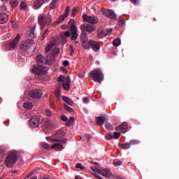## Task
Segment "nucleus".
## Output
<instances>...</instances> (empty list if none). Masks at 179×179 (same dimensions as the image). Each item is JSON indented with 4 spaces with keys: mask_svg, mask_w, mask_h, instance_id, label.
<instances>
[{
    "mask_svg": "<svg viewBox=\"0 0 179 179\" xmlns=\"http://www.w3.org/2000/svg\"><path fill=\"white\" fill-rule=\"evenodd\" d=\"M41 145L43 149L45 150H50L51 148V147L46 143H41Z\"/></svg>",
    "mask_w": 179,
    "mask_h": 179,
    "instance_id": "nucleus-38",
    "label": "nucleus"
},
{
    "mask_svg": "<svg viewBox=\"0 0 179 179\" xmlns=\"http://www.w3.org/2000/svg\"><path fill=\"white\" fill-rule=\"evenodd\" d=\"M69 24H70V29H71L73 27H74V29H77V27L75 25L74 20H70Z\"/></svg>",
    "mask_w": 179,
    "mask_h": 179,
    "instance_id": "nucleus-40",
    "label": "nucleus"
},
{
    "mask_svg": "<svg viewBox=\"0 0 179 179\" xmlns=\"http://www.w3.org/2000/svg\"><path fill=\"white\" fill-rule=\"evenodd\" d=\"M105 138H106V140H112L113 139V136L111 134H106V136H105Z\"/></svg>",
    "mask_w": 179,
    "mask_h": 179,
    "instance_id": "nucleus-51",
    "label": "nucleus"
},
{
    "mask_svg": "<svg viewBox=\"0 0 179 179\" xmlns=\"http://www.w3.org/2000/svg\"><path fill=\"white\" fill-rule=\"evenodd\" d=\"M35 44L33 40L23 41L20 45V49L22 52H27L29 49L31 48L32 45Z\"/></svg>",
    "mask_w": 179,
    "mask_h": 179,
    "instance_id": "nucleus-5",
    "label": "nucleus"
},
{
    "mask_svg": "<svg viewBox=\"0 0 179 179\" xmlns=\"http://www.w3.org/2000/svg\"><path fill=\"white\" fill-rule=\"evenodd\" d=\"M86 138L88 140V141H90L92 137L90 136V135H87Z\"/></svg>",
    "mask_w": 179,
    "mask_h": 179,
    "instance_id": "nucleus-64",
    "label": "nucleus"
},
{
    "mask_svg": "<svg viewBox=\"0 0 179 179\" xmlns=\"http://www.w3.org/2000/svg\"><path fill=\"white\" fill-rule=\"evenodd\" d=\"M71 83V78L68 76L66 82L63 84V87L65 90L68 91L70 89V85Z\"/></svg>",
    "mask_w": 179,
    "mask_h": 179,
    "instance_id": "nucleus-21",
    "label": "nucleus"
},
{
    "mask_svg": "<svg viewBox=\"0 0 179 179\" xmlns=\"http://www.w3.org/2000/svg\"><path fill=\"white\" fill-rule=\"evenodd\" d=\"M91 170H92V171L100 174L101 169H98L96 166H91Z\"/></svg>",
    "mask_w": 179,
    "mask_h": 179,
    "instance_id": "nucleus-39",
    "label": "nucleus"
},
{
    "mask_svg": "<svg viewBox=\"0 0 179 179\" xmlns=\"http://www.w3.org/2000/svg\"><path fill=\"white\" fill-rule=\"evenodd\" d=\"M113 166L115 167H118L122 165V162L120 160H114L113 162Z\"/></svg>",
    "mask_w": 179,
    "mask_h": 179,
    "instance_id": "nucleus-33",
    "label": "nucleus"
},
{
    "mask_svg": "<svg viewBox=\"0 0 179 179\" xmlns=\"http://www.w3.org/2000/svg\"><path fill=\"white\" fill-rule=\"evenodd\" d=\"M51 149H54L57 151H62L63 150V145L60 143H55L52 147Z\"/></svg>",
    "mask_w": 179,
    "mask_h": 179,
    "instance_id": "nucleus-24",
    "label": "nucleus"
},
{
    "mask_svg": "<svg viewBox=\"0 0 179 179\" xmlns=\"http://www.w3.org/2000/svg\"><path fill=\"white\" fill-rule=\"evenodd\" d=\"M105 128H106V129H108L109 131H112V129H113V126L110 123L105 124Z\"/></svg>",
    "mask_w": 179,
    "mask_h": 179,
    "instance_id": "nucleus-47",
    "label": "nucleus"
},
{
    "mask_svg": "<svg viewBox=\"0 0 179 179\" xmlns=\"http://www.w3.org/2000/svg\"><path fill=\"white\" fill-rule=\"evenodd\" d=\"M95 121H96V125L99 127L100 125H103L105 121H106V117H96L95 119Z\"/></svg>",
    "mask_w": 179,
    "mask_h": 179,
    "instance_id": "nucleus-22",
    "label": "nucleus"
},
{
    "mask_svg": "<svg viewBox=\"0 0 179 179\" xmlns=\"http://www.w3.org/2000/svg\"><path fill=\"white\" fill-rule=\"evenodd\" d=\"M75 118L73 117H71L69 120H67L66 122V127H71L73 123Z\"/></svg>",
    "mask_w": 179,
    "mask_h": 179,
    "instance_id": "nucleus-29",
    "label": "nucleus"
},
{
    "mask_svg": "<svg viewBox=\"0 0 179 179\" xmlns=\"http://www.w3.org/2000/svg\"><path fill=\"white\" fill-rule=\"evenodd\" d=\"M9 19V16L5 13H0V24H3L8 22V20Z\"/></svg>",
    "mask_w": 179,
    "mask_h": 179,
    "instance_id": "nucleus-18",
    "label": "nucleus"
},
{
    "mask_svg": "<svg viewBox=\"0 0 179 179\" xmlns=\"http://www.w3.org/2000/svg\"><path fill=\"white\" fill-rule=\"evenodd\" d=\"M81 41L83 42V45L84 48L86 50L89 49V45H88V38L87 37V34L86 32H84V31H82V34L80 36Z\"/></svg>",
    "mask_w": 179,
    "mask_h": 179,
    "instance_id": "nucleus-10",
    "label": "nucleus"
},
{
    "mask_svg": "<svg viewBox=\"0 0 179 179\" xmlns=\"http://www.w3.org/2000/svg\"><path fill=\"white\" fill-rule=\"evenodd\" d=\"M34 172L31 171L26 177L25 178H29L32 175H33Z\"/></svg>",
    "mask_w": 179,
    "mask_h": 179,
    "instance_id": "nucleus-61",
    "label": "nucleus"
},
{
    "mask_svg": "<svg viewBox=\"0 0 179 179\" xmlns=\"http://www.w3.org/2000/svg\"><path fill=\"white\" fill-rule=\"evenodd\" d=\"M90 78H92L94 81L99 83H101L104 79L103 73L99 69H95L91 71V73H90Z\"/></svg>",
    "mask_w": 179,
    "mask_h": 179,
    "instance_id": "nucleus-2",
    "label": "nucleus"
},
{
    "mask_svg": "<svg viewBox=\"0 0 179 179\" xmlns=\"http://www.w3.org/2000/svg\"><path fill=\"white\" fill-rule=\"evenodd\" d=\"M73 53H74L73 47L71 46V54H70V55H71V56H73Z\"/></svg>",
    "mask_w": 179,
    "mask_h": 179,
    "instance_id": "nucleus-62",
    "label": "nucleus"
},
{
    "mask_svg": "<svg viewBox=\"0 0 179 179\" xmlns=\"http://www.w3.org/2000/svg\"><path fill=\"white\" fill-rule=\"evenodd\" d=\"M62 99L66 102L68 104L72 106L73 104V101L72 99H71L70 98L67 97V96H62Z\"/></svg>",
    "mask_w": 179,
    "mask_h": 179,
    "instance_id": "nucleus-28",
    "label": "nucleus"
},
{
    "mask_svg": "<svg viewBox=\"0 0 179 179\" xmlns=\"http://www.w3.org/2000/svg\"><path fill=\"white\" fill-rule=\"evenodd\" d=\"M64 106L65 109H66L69 113H73V110L71 107H69L66 104H64Z\"/></svg>",
    "mask_w": 179,
    "mask_h": 179,
    "instance_id": "nucleus-49",
    "label": "nucleus"
},
{
    "mask_svg": "<svg viewBox=\"0 0 179 179\" xmlns=\"http://www.w3.org/2000/svg\"><path fill=\"white\" fill-rule=\"evenodd\" d=\"M59 52H60L59 49L57 48H53L51 54H53L54 56H55V55H58Z\"/></svg>",
    "mask_w": 179,
    "mask_h": 179,
    "instance_id": "nucleus-42",
    "label": "nucleus"
},
{
    "mask_svg": "<svg viewBox=\"0 0 179 179\" xmlns=\"http://www.w3.org/2000/svg\"><path fill=\"white\" fill-rule=\"evenodd\" d=\"M83 20L85 22H88L91 24H96L98 22V18L96 16H90L87 14L83 15Z\"/></svg>",
    "mask_w": 179,
    "mask_h": 179,
    "instance_id": "nucleus-7",
    "label": "nucleus"
},
{
    "mask_svg": "<svg viewBox=\"0 0 179 179\" xmlns=\"http://www.w3.org/2000/svg\"><path fill=\"white\" fill-rule=\"evenodd\" d=\"M23 107L27 110H29L33 108V104L30 102H25L23 104Z\"/></svg>",
    "mask_w": 179,
    "mask_h": 179,
    "instance_id": "nucleus-30",
    "label": "nucleus"
},
{
    "mask_svg": "<svg viewBox=\"0 0 179 179\" xmlns=\"http://www.w3.org/2000/svg\"><path fill=\"white\" fill-rule=\"evenodd\" d=\"M88 45H89V49H90V47H91V49H92L94 52H98L100 50V45L99 43L93 40H90L88 41Z\"/></svg>",
    "mask_w": 179,
    "mask_h": 179,
    "instance_id": "nucleus-9",
    "label": "nucleus"
},
{
    "mask_svg": "<svg viewBox=\"0 0 179 179\" xmlns=\"http://www.w3.org/2000/svg\"><path fill=\"white\" fill-rule=\"evenodd\" d=\"M58 3V0H52V2L50 4V10H53L56 7V4Z\"/></svg>",
    "mask_w": 179,
    "mask_h": 179,
    "instance_id": "nucleus-32",
    "label": "nucleus"
},
{
    "mask_svg": "<svg viewBox=\"0 0 179 179\" xmlns=\"http://www.w3.org/2000/svg\"><path fill=\"white\" fill-rule=\"evenodd\" d=\"M64 136H65V133L64 132V131L62 129H59L57 131L56 134L55 136V139H51V137H46V139L48 141L50 140L56 143H66L67 139L63 138Z\"/></svg>",
    "mask_w": 179,
    "mask_h": 179,
    "instance_id": "nucleus-1",
    "label": "nucleus"
},
{
    "mask_svg": "<svg viewBox=\"0 0 179 179\" xmlns=\"http://www.w3.org/2000/svg\"><path fill=\"white\" fill-rule=\"evenodd\" d=\"M94 176H95V178L96 179H103L101 176H100L98 173H94Z\"/></svg>",
    "mask_w": 179,
    "mask_h": 179,
    "instance_id": "nucleus-58",
    "label": "nucleus"
},
{
    "mask_svg": "<svg viewBox=\"0 0 179 179\" xmlns=\"http://www.w3.org/2000/svg\"><path fill=\"white\" fill-rule=\"evenodd\" d=\"M69 13H70V6H66V10H65V13H64V15H66V17H68L69 15Z\"/></svg>",
    "mask_w": 179,
    "mask_h": 179,
    "instance_id": "nucleus-46",
    "label": "nucleus"
},
{
    "mask_svg": "<svg viewBox=\"0 0 179 179\" xmlns=\"http://www.w3.org/2000/svg\"><path fill=\"white\" fill-rule=\"evenodd\" d=\"M120 136H121L120 133L115 131V132H113V138L117 140L120 138Z\"/></svg>",
    "mask_w": 179,
    "mask_h": 179,
    "instance_id": "nucleus-41",
    "label": "nucleus"
},
{
    "mask_svg": "<svg viewBox=\"0 0 179 179\" xmlns=\"http://www.w3.org/2000/svg\"><path fill=\"white\" fill-rule=\"evenodd\" d=\"M52 22V18L50 15H39L38 23L41 27H44L45 24H49Z\"/></svg>",
    "mask_w": 179,
    "mask_h": 179,
    "instance_id": "nucleus-4",
    "label": "nucleus"
},
{
    "mask_svg": "<svg viewBox=\"0 0 179 179\" xmlns=\"http://www.w3.org/2000/svg\"><path fill=\"white\" fill-rule=\"evenodd\" d=\"M63 34L66 38H69L71 36V32H69V31H66L65 32H63Z\"/></svg>",
    "mask_w": 179,
    "mask_h": 179,
    "instance_id": "nucleus-55",
    "label": "nucleus"
},
{
    "mask_svg": "<svg viewBox=\"0 0 179 179\" xmlns=\"http://www.w3.org/2000/svg\"><path fill=\"white\" fill-rule=\"evenodd\" d=\"M44 127H45V128H47V129H52V128H53V124H52L50 120H46L44 122Z\"/></svg>",
    "mask_w": 179,
    "mask_h": 179,
    "instance_id": "nucleus-27",
    "label": "nucleus"
},
{
    "mask_svg": "<svg viewBox=\"0 0 179 179\" xmlns=\"http://www.w3.org/2000/svg\"><path fill=\"white\" fill-rule=\"evenodd\" d=\"M45 114L48 115V117H51V115H52V113H51L50 110H48V109L46 110Z\"/></svg>",
    "mask_w": 179,
    "mask_h": 179,
    "instance_id": "nucleus-57",
    "label": "nucleus"
},
{
    "mask_svg": "<svg viewBox=\"0 0 179 179\" xmlns=\"http://www.w3.org/2000/svg\"><path fill=\"white\" fill-rule=\"evenodd\" d=\"M83 101H84V103H89L90 99L87 97H85V98H83Z\"/></svg>",
    "mask_w": 179,
    "mask_h": 179,
    "instance_id": "nucleus-60",
    "label": "nucleus"
},
{
    "mask_svg": "<svg viewBox=\"0 0 179 179\" xmlns=\"http://www.w3.org/2000/svg\"><path fill=\"white\" fill-rule=\"evenodd\" d=\"M17 159V152H11L7 156L6 159V165L8 168H12L13 165L16 163V161Z\"/></svg>",
    "mask_w": 179,
    "mask_h": 179,
    "instance_id": "nucleus-3",
    "label": "nucleus"
},
{
    "mask_svg": "<svg viewBox=\"0 0 179 179\" xmlns=\"http://www.w3.org/2000/svg\"><path fill=\"white\" fill-rule=\"evenodd\" d=\"M55 57L53 54L48 55L46 59L47 64L52 65L55 62Z\"/></svg>",
    "mask_w": 179,
    "mask_h": 179,
    "instance_id": "nucleus-20",
    "label": "nucleus"
},
{
    "mask_svg": "<svg viewBox=\"0 0 179 179\" xmlns=\"http://www.w3.org/2000/svg\"><path fill=\"white\" fill-rule=\"evenodd\" d=\"M80 29L82 31H87L89 33H92L95 31V27L94 25H91L90 24H87V25H81Z\"/></svg>",
    "mask_w": 179,
    "mask_h": 179,
    "instance_id": "nucleus-14",
    "label": "nucleus"
},
{
    "mask_svg": "<svg viewBox=\"0 0 179 179\" xmlns=\"http://www.w3.org/2000/svg\"><path fill=\"white\" fill-rule=\"evenodd\" d=\"M19 4L18 0H11L10 1V5L11 6V8H15Z\"/></svg>",
    "mask_w": 179,
    "mask_h": 179,
    "instance_id": "nucleus-31",
    "label": "nucleus"
},
{
    "mask_svg": "<svg viewBox=\"0 0 179 179\" xmlns=\"http://www.w3.org/2000/svg\"><path fill=\"white\" fill-rule=\"evenodd\" d=\"M119 22L122 24H125V20L124 18H123L122 16H120L119 18Z\"/></svg>",
    "mask_w": 179,
    "mask_h": 179,
    "instance_id": "nucleus-52",
    "label": "nucleus"
},
{
    "mask_svg": "<svg viewBox=\"0 0 179 179\" xmlns=\"http://www.w3.org/2000/svg\"><path fill=\"white\" fill-rule=\"evenodd\" d=\"M120 148L122 150H129L131 148V144L130 143H122L120 144Z\"/></svg>",
    "mask_w": 179,
    "mask_h": 179,
    "instance_id": "nucleus-26",
    "label": "nucleus"
},
{
    "mask_svg": "<svg viewBox=\"0 0 179 179\" xmlns=\"http://www.w3.org/2000/svg\"><path fill=\"white\" fill-rule=\"evenodd\" d=\"M106 36L104 32L103 31H98V38H103Z\"/></svg>",
    "mask_w": 179,
    "mask_h": 179,
    "instance_id": "nucleus-44",
    "label": "nucleus"
},
{
    "mask_svg": "<svg viewBox=\"0 0 179 179\" xmlns=\"http://www.w3.org/2000/svg\"><path fill=\"white\" fill-rule=\"evenodd\" d=\"M6 154V148L5 146L1 145L0 146V159H3V157H5V155Z\"/></svg>",
    "mask_w": 179,
    "mask_h": 179,
    "instance_id": "nucleus-25",
    "label": "nucleus"
},
{
    "mask_svg": "<svg viewBox=\"0 0 179 179\" xmlns=\"http://www.w3.org/2000/svg\"><path fill=\"white\" fill-rule=\"evenodd\" d=\"M63 65L64 66H68L69 65V62L67 61V60H65L64 62H63Z\"/></svg>",
    "mask_w": 179,
    "mask_h": 179,
    "instance_id": "nucleus-59",
    "label": "nucleus"
},
{
    "mask_svg": "<svg viewBox=\"0 0 179 179\" xmlns=\"http://www.w3.org/2000/svg\"><path fill=\"white\" fill-rule=\"evenodd\" d=\"M61 120L62 121H64V122H66V121H68V117L65 115H62Z\"/></svg>",
    "mask_w": 179,
    "mask_h": 179,
    "instance_id": "nucleus-54",
    "label": "nucleus"
},
{
    "mask_svg": "<svg viewBox=\"0 0 179 179\" xmlns=\"http://www.w3.org/2000/svg\"><path fill=\"white\" fill-rule=\"evenodd\" d=\"M48 29H45V31L43 32L41 40H44L45 38L48 36Z\"/></svg>",
    "mask_w": 179,
    "mask_h": 179,
    "instance_id": "nucleus-50",
    "label": "nucleus"
},
{
    "mask_svg": "<svg viewBox=\"0 0 179 179\" xmlns=\"http://www.w3.org/2000/svg\"><path fill=\"white\" fill-rule=\"evenodd\" d=\"M102 14L111 20H115L117 18L116 14L112 10L102 9Z\"/></svg>",
    "mask_w": 179,
    "mask_h": 179,
    "instance_id": "nucleus-8",
    "label": "nucleus"
},
{
    "mask_svg": "<svg viewBox=\"0 0 179 179\" xmlns=\"http://www.w3.org/2000/svg\"><path fill=\"white\" fill-rule=\"evenodd\" d=\"M44 3V0H36L34 2V8L35 10H38L41 7V6Z\"/></svg>",
    "mask_w": 179,
    "mask_h": 179,
    "instance_id": "nucleus-23",
    "label": "nucleus"
},
{
    "mask_svg": "<svg viewBox=\"0 0 179 179\" xmlns=\"http://www.w3.org/2000/svg\"><path fill=\"white\" fill-rule=\"evenodd\" d=\"M128 129V126L126 122H122L120 125L115 127V131L125 134Z\"/></svg>",
    "mask_w": 179,
    "mask_h": 179,
    "instance_id": "nucleus-12",
    "label": "nucleus"
},
{
    "mask_svg": "<svg viewBox=\"0 0 179 179\" xmlns=\"http://www.w3.org/2000/svg\"><path fill=\"white\" fill-rule=\"evenodd\" d=\"M27 8V6L26 2L25 1H22L20 3V10H26Z\"/></svg>",
    "mask_w": 179,
    "mask_h": 179,
    "instance_id": "nucleus-36",
    "label": "nucleus"
},
{
    "mask_svg": "<svg viewBox=\"0 0 179 179\" xmlns=\"http://www.w3.org/2000/svg\"><path fill=\"white\" fill-rule=\"evenodd\" d=\"M77 13V8L75 7L73 8L72 12H71V17H75Z\"/></svg>",
    "mask_w": 179,
    "mask_h": 179,
    "instance_id": "nucleus-45",
    "label": "nucleus"
},
{
    "mask_svg": "<svg viewBox=\"0 0 179 179\" xmlns=\"http://www.w3.org/2000/svg\"><path fill=\"white\" fill-rule=\"evenodd\" d=\"M43 122V117L41 116H36L29 120V124L31 128H38L40 124Z\"/></svg>",
    "mask_w": 179,
    "mask_h": 179,
    "instance_id": "nucleus-6",
    "label": "nucleus"
},
{
    "mask_svg": "<svg viewBox=\"0 0 179 179\" xmlns=\"http://www.w3.org/2000/svg\"><path fill=\"white\" fill-rule=\"evenodd\" d=\"M65 80V77L64 76H61L57 78V81L59 83H62Z\"/></svg>",
    "mask_w": 179,
    "mask_h": 179,
    "instance_id": "nucleus-53",
    "label": "nucleus"
},
{
    "mask_svg": "<svg viewBox=\"0 0 179 179\" xmlns=\"http://www.w3.org/2000/svg\"><path fill=\"white\" fill-rule=\"evenodd\" d=\"M20 38H21L20 35H17L16 38L10 43L9 44L10 49H15L17 47L18 42Z\"/></svg>",
    "mask_w": 179,
    "mask_h": 179,
    "instance_id": "nucleus-17",
    "label": "nucleus"
},
{
    "mask_svg": "<svg viewBox=\"0 0 179 179\" xmlns=\"http://www.w3.org/2000/svg\"><path fill=\"white\" fill-rule=\"evenodd\" d=\"M76 168L78 169H80V170H84L85 169V166H83L80 163H78L76 166Z\"/></svg>",
    "mask_w": 179,
    "mask_h": 179,
    "instance_id": "nucleus-48",
    "label": "nucleus"
},
{
    "mask_svg": "<svg viewBox=\"0 0 179 179\" xmlns=\"http://www.w3.org/2000/svg\"><path fill=\"white\" fill-rule=\"evenodd\" d=\"M45 66H38V67H34L32 69V72L38 76H42L45 74L44 72Z\"/></svg>",
    "mask_w": 179,
    "mask_h": 179,
    "instance_id": "nucleus-15",
    "label": "nucleus"
},
{
    "mask_svg": "<svg viewBox=\"0 0 179 179\" xmlns=\"http://www.w3.org/2000/svg\"><path fill=\"white\" fill-rule=\"evenodd\" d=\"M99 175L106 178H111L113 176L111 171L108 169H101V172L99 173Z\"/></svg>",
    "mask_w": 179,
    "mask_h": 179,
    "instance_id": "nucleus-16",
    "label": "nucleus"
},
{
    "mask_svg": "<svg viewBox=\"0 0 179 179\" xmlns=\"http://www.w3.org/2000/svg\"><path fill=\"white\" fill-rule=\"evenodd\" d=\"M55 95H56L57 97H59V96H60V95H61V86L57 87V88H56L55 90Z\"/></svg>",
    "mask_w": 179,
    "mask_h": 179,
    "instance_id": "nucleus-34",
    "label": "nucleus"
},
{
    "mask_svg": "<svg viewBox=\"0 0 179 179\" xmlns=\"http://www.w3.org/2000/svg\"><path fill=\"white\" fill-rule=\"evenodd\" d=\"M36 62L38 66H43L47 64V59L42 55H38L36 57Z\"/></svg>",
    "mask_w": 179,
    "mask_h": 179,
    "instance_id": "nucleus-13",
    "label": "nucleus"
},
{
    "mask_svg": "<svg viewBox=\"0 0 179 179\" xmlns=\"http://www.w3.org/2000/svg\"><path fill=\"white\" fill-rule=\"evenodd\" d=\"M66 17L67 16H66L65 15H62L59 16V21L63 22Z\"/></svg>",
    "mask_w": 179,
    "mask_h": 179,
    "instance_id": "nucleus-56",
    "label": "nucleus"
},
{
    "mask_svg": "<svg viewBox=\"0 0 179 179\" xmlns=\"http://www.w3.org/2000/svg\"><path fill=\"white\" fill-rule=\"evenodd\" d=\"M121 44V40L119 38H117L113 41V45L115 47H118Z\"/></svg>",
    "mask_w": 179,
    "mask_h": 179,
    "instance_id": "nucleus-35",
    "label": "nucleus"
},
{
    "mask_svg": "<svg viewBox=\"0 0 179 179\" xmlns=\"http://www.w3.org/2000/svg\"><path fill=\"white\" fill-rule=\"evenodd\" d=\"M133 4H138V0H130Z\"/></svg>",
    "mask_w": 179,
    "mask_h": 179,
    "instance_id": "nucleus-63",
    "label": "nucleus"
},
{
    "mask_svg": "<svg viewBox=\"0 0 179 179\" xmlns=\"http://www.w3.org/2000/svg\"><path fill=\"white\" fill-rule=\"evenodd\" d=\"M71 32V41H76L78 37V28H74V27L70 29Z\"/></svg>",
    "mask_w": 179,
    "mask_h": 179,
    "instance_id": "nucleus-19",
    "label": "nucleus"
},
{
    "mask_svg": "<svg viewBox=\"0 0 179 179\" xmlns=\"http://www.w3.org/2000/svg\"><path fill=\"white\" fill-rule=\"evenodd\" d=\"M130 145H136L141 143V141L138 140H131L129 141Z\"/></svg>",
    "mask_w": 179,
    "mask_h": 179,
    "instance_id": "nucleus-37",
    "label": "nucleus"
},
{
    "mask_svg": "<svg viewBox=\"0 0 179 179\" xmlns=\"http://www.w3.org/2000/svg\"><path fill=\"white\" fill-rule=\"evenodd\" d=\"M54 46L53 43H50L46 48H45V52L48 53Z\"/></svg>",
    "mask_w": 179,
    "mask_h": 179,
    "instance_id": "nucleus-43",
    "label": "nucleus"
},
{
    "mask_svg": "<svg viewBox=\"0 0 179 179\" xmlns=\"http://www.w3.org/2000/svg\"><path fill=\"white\" fill-rule=\"evenodd\" d=\"M29 96L34 99H40L43 93L40 90H34L29 93Z\"/></svg>",
    "mask_w": 179,
    "mask_h": 179,
    "instance_id": "nucleus-11",
    "label": "nucleus"
}]
</instances>
